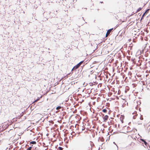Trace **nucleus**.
I'll use <instances>...</instances> for the list:
<instances>
[{
    "label": "nucleus",
    "instance_id": "nucleus-1",
    "mask_svg": "<svg viewBox=\"0 0 150 150\" xmlns=\"http://www.w3.org/2000/svg\"><path fill=\"white\" fill-rule=\"evenodd\" d=\"M123 129L125 133L130 132L132 130V129H131L129 127L126 126L124 127Z\"/></svg>",
    "mask_w": 150,
    "mask_h": 150
},
{
    "label": "nucleus",
    "instance_id": "nucleus-2",
    "mask_svg": "<svg viewBox=\"0 0 150 150\" xmlns=\"http://www.w3.org/2000/svg\"><path fill=\"white\" fill-rule=\"evenodd\" d=\"M84 62L83 61H82L80 62L79 63L77 64L76 65L74 66L73 68L72 69L71 71H73V70H75L77 69L79 67L81 66V65L82 64V63Z\"/></svg>",
    "mask_w": 150,
    "mask_h": 150
},
{
    "label": "nucleus",
    "instance_id": "nucleus-3",
    "mask_svg": "<svg viewBox=\"0 0 150 150\" xmlns=\"http://www.w3.org/2000/svg\"><path fill=\"white\" fill-rule=\"evenodd\" d=\"M113 29V28L110 29L108 30L107 31V33H106V35H105L106 37H107L108 36V35L110 34L111 32L112 31V30Z\"/></svg>",
    "mask_w": 150,
    "mask_h": 150
},
{
    "label": "nucleus",
    "instance_id": "nucleus-4",
    "mask_svg": "<svg viewBox=\"0 0 150 150\" xmlns=\"http://www.w3.org/2000/svg\"><path fill=\"white\" fill-rule=\"evenodd\" d=\"M125 117L123 115H121L120 117V120L121 122L123 123V120L124 119Z\"/></svg>",
    "mask_w": 150,
    "mask_h": 150
},
{
    "label": "nucleus",
    "instance_id": "nucleus-5",
    "mask_svg": "<svg viewBox=\"0 0 150 150\" xmlns=\"http://www.w3.org/2000/svg\"><path fill=\"white\" fill-rule=\"evenodd\" d=\"M108 118V116L107 115H105L103 117L104 121L106 122Z\"/></svg>",
    "mask_w": 150,
    "mask_h": 150
},
{
    "label": "nucleus",
    "instance_id": "nucleus-6",
    "mask_svg": "<svg viewBox=\"0 0 150 150\" xmlns=\"http://www.w3.org/2000/svg\"><path fill=\"white\" fill-rule=\"evenodd\" d=\"M143 7H139V8L137 9V11L135 13H137L138 12L140 11L142 9Z\"/></svg>",
    "mask_w": 150,
    "mask_h": 150
},
{
    "label": "nucleus",
    "instance_id": "nucleus-7",
    "mask_svg": "<svg viewBox=\"0 0 150 150\" xmlns=\"http://www.w3.org/2000/svg\"><path fill=\"white\" fill-rule=\"evenodd\" d=\"M150 10V9H147L146 11L144 13V15H146L148 13H149V10Z\"/></svg>",
    "mask_w": 150,
    "mask_h": 150
},
{
    "label": "nucleus",
    "instance_id": "nucleus-8",
    "mask_svg": "<svg viewBox=\"0 0 150 150\" xmlns=\"http://www.w3.org/2000/svg\"><path fill=\"white\" fill-rule=\"evenodd\" d=\"M141 140L144 142L145 145H147V143L145 141L142 139H141Z\"/></svg>",
    "mask_w": 150,
    "mask_h": 150
},
{
    "label": "nucleus",
    "instance_id": "nucleus-9",
    "mask_svg": "<svg viewBox=\"0 0 150 150\" xmlns=\"http://www.w3.org/2000/svg\"><path fill=\"white\" fill-rule=\"evenodd\" d=\"M135 145V143L134 142H132L130 144V145L131 146H134Z\"/></svg>",
    "mask_w": 150,
    "mask_h": 150
},
{
    "label": "nucleus",
    "instance_id": "nucleus-10",
    "mask_svg": "<svg viewBox=\"0 0 150 150\" xmlns=\"http://www.w3.org/2000/svg\"><path fill=\"white\" fill-rule=\"evenodd\" d=\"M30 144H36V142L35 141H32V142H30Z\"/></svg>",
    "mask_w": 150,
    "mask_h": 150
},
{
    "label": "nucleus",
    "instance_id": "nucleus-11",
    "mask_svg": "<svg viewBox=\"0 0 150 150\" xmlns=\"http://www.w3.org/2000/svg\"><path fill=\"white\" fill-rule=\"evenodd\" d=\"M61 108H62L60 106H59L56 108V109L57 110H58L61 109Z\"/></svg>",
    "mask_w": 150,
    "mask_h": 150
},
{
    "label": "nucleus",
    "instance_id": "nucleus-12",
    "mask_svg": "<svg viewBox=\"0 0 150 150\" xmlns=\"http://www.w3.org/2000/svg\"><path fill=\"white\" fill-rule=\"evenodd\" d=\"M102 111L103 112L106 113L107 112V110L106 109H103L102 110Z\"/></svg>",
    "mask_w": 150,
    "mask_h": 150
},
{
    "label": "nucleus",
    "instance_id": "nucleus-13",
    "mask_svg": "<svg viewBox=\"0 0 150 150\" xmlns=\"http://www.w3.org/2000/svg\"><path fill=\"white\" fill-rule=\"evenodd\" d=\"M57 150H63V148L61 147H59L58 148Z\"/></svg>",
    "mask_w": 150,
    "mask_h": 150
},
{
    "label": "nucleus",
    "instance_id": "nucleus-14",
    "mask_svg": "<svg viewBox=\"0 0 150 150\" xmlns=\"http://www.w3.org/2000/svg\"><path fill=\"white\" fill-rule=\"evenodd\" d=\"M145 15L144 14V13L142 15V18H141V20L142 19H144V16H145Z\"/></svg>",
    "mask_w": 150,
    "mask_h": 150
},
{
    "label": "nucleus",
    "instance_id": "nucleus-15",
    "mask_svg": "<svg viewBox=\"0 0 150 150\" xmlns=\"http://www.w3.org/2000/svg\"><path fill=\"white\" fill-rule=\"evenodd\" d=\"M39 99H39V98L38 97V99H37L36 100H35L34 101V102H37L38 101V100H39Z\"/></svg>",
    "mask_w": 150,
    "mask_h": 150
},
{
    "label": "nucleus",
    "instance_id": "nucleus-16",
    "mask_svg": "<svg viewBox=\"0 0 150 150\" xmlns=\"http://www.w3.org/2000/svg\"><path fill=\"white\" fill-rule=\"evenodd\" d=\"M32 149V147L30 146L28 148V150H31Z\"/></svg>",
    "mask_w": 150,
    "mask_h": 150
},
{
    "label": "nucleus",
    "instance_id": "nucleus-17",
    "mask_svg": "<svg viewBox=\"0 0 150 150\" xmlns=\"http://www.w3.org/2000/svg\"><path fill=\"white\" fill-rule=\"evenodd\" d=\"M87 150H90V146L88 147V148H87L86 149Z\"/></svg>",
    "mask_w": 150,
    "mask_h": 150
},
{
    "label": "nucleus",
    "instance_id": "nucleus-18",
    "mask_svg": "<svg viewBox=\"0 0 150 150\" xmlns=\"http://www.w3.org/2000/svg\"><path fill=\"white\" fill-rule=\"evenodd\" d=\"M49 122H50V123H52V124H54V122H53V121H52V120H51V121H49Z\"/></svg>",
    "mask_w": 150,
    "mask_h": 150
},
{
    "label": "nucleus",
    "instance_id": "nucleus-19",
    "mask_svg": "<svg viewBox=\"0 0 150 150\" xmlns=\"http://www.w3.org/2000/svg\"><path fill=\"white\" fill-rule=\"evenodd\" d=\"M140 119L141 120H143V118L142 117H141Z\"/></svg>",
    "mask_w": 150,
    "mask_h": 150
},
{
    "label": "nucleus",
    "instance_id": "nucleus-20",
    "mask_svg": "<svg viewBox=\"0 0 150 150\" xmlns=\"http://www.w3.org/2000/svg\"><path fill=\"white\" fill-rule=\"evenodd\" d=\"M90 142L91 144L92 143L91 142Z\"/></svg>",
    "mask_w": 150,
    "mask_h": 150
}]
</instances>
